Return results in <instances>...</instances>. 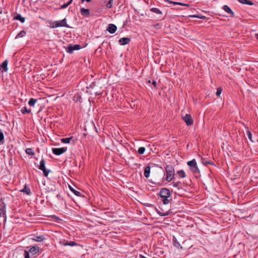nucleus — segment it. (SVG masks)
Masks as SVG:
<instances>
[{"label":"nucleus","instance_id":"obj_25","mask_svg":"<svg viewBox=\"0 0 258 258\" xmlns=\"http://www.w3.org/2000/svg\"><path fill=\"white\" fill-rule=\"evenodd\" d=\"M238 2L242 4H246L250 6L253 5V3L249 0H238Z\"/></svg>","mask_w":258,"mask_h":258},{"label":"nucleus","instance_id":"obj_8","mask_svg":"<svg viewBox=\"0 0 258 258\" xmlns=\"http://www.w3.org/2000/svg\"><path fill=\"white\" fill-rule=\"evenodd\" d=\"M45 161L44 159H42L40 162V165L38 166V168L40 170L43 171V174L45 176H47L50 172V170L46 169L45 166Z\"/></svg>","mask_w":258,"mask_h":258},{"label":"nucleus","instance_id":"obj_40","mask_svg":"<svg viewBox=\"0 0 258 258\" xmlns=\"http://www.w3.org/2000/svg\"><path fill=\"white\" fill-rule=\"evenodd\" d=\"M202 162L205 165H208V164H211V165H213V164L211 162H209V161H204V159L202 158Z\"/></svg>","mask_w":258,"mask_h":258},{"label":"nucleus","instance_id":"obj_11","mask_svg":"<svg viewBox=\"0 0 258 258\" xmlns=\"http://www.w3.org/2000/svg\"><path fill=\"white\" fill-rule=\"evenodd\" d=\"M6 204L3 203V204L0 205V217H3L5 218V220H6L7 216H6Z\"/></svg>","mask_w":258,"mask_h":258},{"label":"nucleus","instance_id":"obj_30","mask_svg":"<svg viewBox=\"0 0 258 258\" xmlns=\"http://www.w3.org/2000/svg\"><path fill=\"white\" fill-rule=\"evenodd\" d=\"M173 244L174 245L177 247V248H181L182 247L180 245V244L179 242L177 241V240L175 238V237H173Z\"/></svg>","mask_w":258,"mask_h":258},{"label":"nucleus","instance_id":"obj_49","mask_svg":"<svg viewBox=\"0 0 258 258\" xmlns=\"http://www.w3.org/2000/svg\"><path fill=\"white\" fill-rule=\"evenodd\" d=\"M255 37L258 40V33L255 34Z\"/></svg>","mask_w":258,"mask_h":258},{"label":"nucleus","instance_id":"obj_3","mask_svg":"<svg viewBox=\"0 0 258 258\" xmlns=\"http://www.w3.org/2000/svg\"><path fill=\"white\" fill-rule=\"evenodd\" d=\"M165 170L167 174L166 179L168 182H170L174 178V169L172 165H167L165 167Z\"/></svg>","mask_w":258,"mask_h":258},{"label":"nucleus","instance_id":"obj_33","mask_svg":"<svg viewBox=\"0 0 258 258\" xmlns=\"http://www.w3.org/2000/svg\"><path fill=\"white\" fill-rule=\"evenodd\" d=\"M21 112L23 114L29 113L31 112V109H27L26 107H24L21 109Z\"/></svg>","mask_w":258,"mask_h":258},{"label":"nucleus","instance_id":"obj_35","mask_svg":"<svg viewBox=\"0 0 258 258\" xmlns=\"http://www.w3.org/2000/svg\"><path fill=\"white\" fill-rule=\"evenodd\" d=\"M246 134L248 137V138L252 142H253V141L252 140V135L250 131L248 130L246 131Z\"/></svg>","mask_w":258,"mask_h":258},{"label":"nucleus","instance_id":"obj_14","mask_svg":"<svg viewBox=\"0 0 258 258\" xmlns=\"http://www.w3.org/2000/svg\"><path fill=\"white\" fill-rule=\"evenodd\" d=\"M107 31H108L110 34H113L117 30V27L116 25L113 24H110L108 25Z\"/></svg>","mask_w":258,"mask_h":258},{"label":"nucleus","instance_id":"obj_48","mask_svg":"<svg viewBox=\"0 0 258 258\" xmlns=\"http://www.w3.org/2000/svg\"><path fill=\"white\" fill-rule=\"evenodd\" d=\"M85 1H86L87 2H89L91 1V0H82V3H83Z\"/></svg>","mask_w":258,"mask_h":258},{"label":"nucleus","instance_id":"obj_20","mask_svg":"<svg viewBox=\"0 0 258 258\" xmlns=\"http://www.w3.org/2000/svg\"><path fill=\"white\" fill-rule=\"evenodd\" d=\"M73 100L75 102H82V100L81 95L79 93H76L73 97Z\"/></svg>","mask_w":258,"mask_h":258},{"label":"nucleus","instance_id":"obj_10","mask_svg":"<svg viewBox=\"0 0 258 258\" xmlns=\"http://www.w3.org/2000/svg\"><path fill=\"white\" fill-rule=\"evenodd\" d=\"M183 120L185 122L187 125H191L194 123L193 119L191 116L189 114H186L184 116L182 117Z\"/></svg>","mask_w":258,"mask_h":258},{"label":"nucleus","instance_id":"obj_21","mask_svg":"<svg viewBox=\"0 0 258 258\" xmlns=\"http://www.w3.org/2000/svg\"><path fill=\"white\" fill-rule=\"evenodd\" d=\"M150 169H151V168H150V166H147L145 168L144 172V175L146 178L149 177L150 176Z\"/></svg>","mask_w":258,"mask_h":258},{"label":"nucleus","instance_id":"obj_15","mask_svg":"<svg viewBox=\"0 0 258 258\" xmlns=\"http://www.w3.org/2000/svg\"><path fill=\"white\" fill-rule=\"evenodd\" d=\"M131 39L130 38L122 37L119 40L118 43L121 45H124L129 43Z\"/></svg>","mask_w":258,"mask_h":258},{"label":"nucleus","instance_id":"obj_42","mask_svg":"<svg viewBox=\"0 0 258 258\" xmlns=\"http://www.w3.org/2000/svg\"><path fill=\"white\" fill-rule=\"evenodd\" d=\"M68 6H69L66 3V4H64L63 5H61L60 6V9H63L66 8Z\"/></svg>","mask_w":258,"mask_h":258},{"label":"nucleus","instance_id":"obj_23","mask_svg":"<svg viewBox=\"0 0 258 258\" xmlns=\"http://www.w3.org/2000/svg\"><path fill=\"white\" fill-rule=\"evenodd\" d=\"M15 19L17 20H19L22 23H24L25 21V18L22 17L20 14H17V16L15 17Z\"/></svg>","mask_w":258,"mask_h":258},{"label":"nucleus","instance_id":"obj_50","mask_svg":"<svg viewBox=\"0 0 258 258\" xmlns=\"http://www.w3.org/2000/svg\"><path fill=\"white\" fill-rule=\"evenodd\" d=\"M56 197L58 198L59 197V195H57Z\"/></svg>","mask_w":258,"mask_h":258},{"label":"nucleus","instance_id":"obj_32","mask_svg":"<svg viewBox=\"0 0 258 258\" xmlns=\"http://www.w3.org/2000/svg\"><path fill=\"white\" fill-rule=\"evenodd\" d=\"M26 33L25 31L23 30L20 31L16 36V38H20L24 37L26 35Z\"/></svg>","mask_w":258,"mask_h":258},{"label":"nucleus","instance_id":"obj_22","mask_svg":"<svg viewBox=\"0 0 258 258\" xmlns=\"http://www.w3.org/2000/svg\"><path fill=\"white\" fill-rule=\"evenodd\" d=\"M69 188L71 190V191H72L75 195L78 197H81V193L76 189H75L73 187L71 186H69Z\"/></svg>","mask_w":258,"mask_h":258},{"label":"nucleus","instance_id":"obj_17","mask_svg":"<svg viewBox=\"0 0 258 258\" xmlns=\"http://www.w3.org/2000/svg\"><path fill=\"white\" fill-rule=\"evenodd\" d=\"M223 9L228 14L230 15V17H234V13L232 11V10L227 6V5H224L223 7Z\"/></svg>","mask_w":258,"mask_h":258},{"label":"nucleus","instance_id":"obj_24","mask_svg":"<svg viewBox=\"0 0 258 258\" xmlns=\"http://www.w3.org/2000/svg\"><path fill=\"white\" fill-rule=\"evenodd\" d=\"M21 191L24 193L28 195H30L31 193L30 189L26 185H25L24 188Z\"/></svg>","mask_w":258,"mask_h":258},{"label":"nucleus","instance_id":"obj_37","mask_svg":"<svg viewBox=\"0 0 258 258\" xmlns=\"http://www.w3.org/2000/svg\"><path fill=\"white\" fill-rule=\"evenodd\" d=\"M222 91V88H218L217 89V91H216V95L218 97H220V95L221 94Z\"/></svg>","mask_w":258,"mask_h":258},{"label":"nucleus","instance_id":"obj_26","mask_svg":"<svg viewBox=\"0 0 258 258\" xmlns=\"http://www.w3.org/2000/svg\"><path fill=\"white\" fill-rule=\"evenodd\" d=\"M73 137L70 138H62L61 139V142L64 144H68L72 140Z\"/></svg>","mask_w":258,"mask_h":258},{"label":"nucleus","instance_id":"obj_16","mask_svg":"<svg viewBox=\"0 0 258 258\" xmlns=\"http://www.w3.org/2000/svg\"><path fill=\"white\" fill-rule=\"evenodd\" d=\"M39 251V247L36 245H33L30 247L29 252L32 254H35Z\"/></svg>","mask_w":258,"mask_h":258},{"label":"nucleus","instance_id":"obj_2","mask_svg":"<svg viewBox=\"0 0 258 258\" xmlns=\"http://www.w3.org/2000/svg\"><path fill=\"white\" fill-rule=\"evenodd\" d=\"M187 164L189 167V169L195 176L200 175V171L198 167L196 159H194L191 161H188Z\"/></svg>","mask_w":258,"mask_h":258},{"label":"nucleus","instance_id":"obj_19","mask_svg":"<svg viewBox=\"0 0 258 258\" xmlns=\"http://www.w3.org/2000/svg\"><path fill=\"white\" fill-rule=\"evenodd\" d=\"M80 12L82 15L85 17H89L90 15V11L89 9H85L84 8H81Z\"/></svg>","mask_w":258,"mask_h":258},{"label":"nucleus","instance_id":"obj_31","mask_svg":"<svg viewBox=\"0 0 258 258\" xmlns=\"http://www.w3.org/2000/svg\"><path fill=\"white\" fill-rule=\"evenodd\" d=\"M37 99H34V98H31L30 99V100L28 102V104L31 106H34V104L37 102Z\"/></svg>","mask_w":258,"mask_h":258},{"label":"nucleus","instance_id":"obj_46","mask_svg":"<svg viewBox=\"0 0 258 258\" xmlns=\"http://www.w3.org/2000/svg\"><path fill=\"white\" fill-rule=\"evenodd\" d=\"M158 214H159L160 215H161V216H166V215H167V214H162L161 213H160V212H158Z\"/></svg>","mask_w":258,"mask_h":258},{"label":"nucleus","instance_id":"obj_5","mask_svg":"<svg viewBox=\"0 0 258 258\" xmlns=\"http://www.w3.org/2000/svg\"><path fill=\"white\" fill-rule=\"evenodd\" d=\"M52 28H57L59 27H69L67 23V19L66 18L63 19L60 21H54L51 23Z\"/></svg>","mask_w":258,"mask_h":258},{"label":"nucleus","instance_id":"obj_18","mask_svg":"<svg viewBox=\"0 0 258 258\" xmlns=\"http://www.w3.org/2000/svg\"><path fill=\"white\" fill-rule=\"evenodd\" d=\"M60 243L64 246H73L77 245V243L73 241H67V242H60Z\"/></svg>","mask_w":258,"mask_h":258},{"label":"nucleus","instance_id":"obj_45","mask_svg":"<svg viewBox=\"0 0 258 258\" xmlns=\"http://www.w3.org/2000/svg\"><path fill=\"white\" fill-rule=\"evenodd\" d=\"M178 5H179V6H184V3H182L178 2Z\"/></svg>","mask_w":258,"mask_h":258},{"label":"nucleus","instance_id":"obj_38","mask_svg":"<svg viewBox=\"0 0 258 258\" xmlns=\"http://www.w3.org/2000/svg\"><path fill=\"white\" fill-rule=\"evenodd\" d=\"M164 1L165 2H167L169 4H172L173 5H178V2H173V1H169V0H164Z\"/></svg>","mask_w":258,"mask_h":258},{"label":"nucleus","instance_id":"obj_34","mask_svg":"<svg viewBox=\"0 0 258 258\" xmlns=\"http://www.w3.org/2000/svg\"><path fill=\"white\" fill-rule=\"evenodd\" d=\"M146 150V149L144 147H140L138 149V152L139 154H143Z\"/></svg>","mask_w":258,"mask_h":258},{"label":"nucleus","instance_id":"obj_27","mask_svg":"<svg viewBox=\"0 0 258 258\" xmlns=\"http://www.w3.org/2000/svg\"><path fill=\"white\" fill-rule=\"evenodd\" d=\"M152 12L155 13L157 14L162 15V12L159 9L156 8H152L150 9Z\"/></svg>","mask_w":258,"mask_h":258},{"label":"nucleus","instance_id":"obj_6","mask_svg":"<svg viewBox=\"0 0 258 258\" xmlns=\"http://www.w3.org/2000/svg\"><path fill=\"white\" fill-rule=\"evenodd\" d=\"M30 236L32 240L36 242H43L46 239L45 235H40L38 233L31 234Z\"/></svg>","mask_w":258,"mask_h":258},{"label":"nucleus","instance_id":"obj_41","mask_svg":"<svg viewBox=\"0 0 258 258\" xmlns=\"http://www.w3.org/2000/svg\"><path fill=\"white\" fill-rule=\"evenodd\" d=\"M24 255L25 258H30L29 252L25 250Z\"/></svg>","mask_w":258,"mask_h":258},{"label":"nucleus","instance_id":"obj_39","mask_svg":"<svg viewBox=\"0 0 258 258\" xmlns=\"http://www.w3.org/2000/svg\"><path fill=\"white\" fill-rule=\"evenodd\" d=\"M190 17L193 18H198L202 19L206 18V17L205 16H200L199 15H191Z\"/></svg>","mask_w":258,"mask_h":258},{"label":"nucleus","instance_id":"obj_13","mask_svg":"<svg viewBox=\"0 0 258 258\" xmlns=\"http://www.w3.org/2000/svg\"><path fill=\"white\" fill-rule=\"evenodd\" d=\"M8 61L6 59L0 65V71L1 72H6L8 71Z\"/></svg>","mask_w":258,"mask_h":258},{"label":"nucleus","instance_id":"obj_12","mask_svg":"<svg viewBox=\"0 0 258 258\" xmlns=\"http://www.w3.org/2000/svg\"><path fill=\"white\" fill-rule=\"evenodd\" d=\"M171 185L173 187H176L178 190L182 189L184 186V183L179 181H173L171 183Z\"/></svg>","mask_w":258,"mask_h":258},{"label":"nucleus","instance_id":"obj_47","mask_svg":"<svg viewBox=\"0 0 258 258\" xmlns=\"http://www.w3.org/2000/svg\"><path fill=\"white\" fill-rule=\"evenodd\" d=\"M184 6H186L187 7H190V5L189 4H185L184 3Z\"/></svg>","mask_w":258,"mask_h":258},{"label":"nucleus","instance_id":"obj_43","mask_svg":"<svg viewBox=\"0 0 258 258\" xmlns=\"http://www.w3.org/2000/svg\"><path fill=\"white\" fill-rule=\"evenodd\" d=\"M152 85H154V87H156V82L155 81H153L152 83Z\"/></svg>","mask_w":258,"mask_h":258},{"label":"nucleus","instance_id":"obj_44","mask_svg":"<svg viewBox=\"0 0 258 258\" xmlns=\"http://www.w3.org/2000/svg\"><path fill=\"white\" fill-rule=\"evenodd\" d=\"M73 0H70L67 4L69 6L70 4H72Z\"/></svg>","mask_w":258,"mask_h":258},{"label":"nucleus","instance_id":"obj_28","mask_svg":"<svg viewBox=\"0 0 258 258\" xmlns=\"http://www.w3.org/2000/svg\"><path fill=\"white\" fill-rule=\"evenodd\" d=\"M25 152L27 154L29 155L33 156L35 154V153L32 148H27Z\"/></svg>","mask_w":258,"mask_h":258},{"label":"nucleus","instance_id":"obj_29","mask_svg":"<svg viewBox=\"0 0 258 258\" xmlns=\"http://www.w3.org/2000/svg\"><path fill=\"white\" fill-rule=\"evenodd\" d=\"M177 174L181 178L185 177V172L183 170H179L177 172Z\"/></svg>","mask_w":258,"mask_h":258},{"label":"nucleus","instance_id":"obj_36","mask_svg":"<svg viewBox=\"0 0 258 258\" xmlns=\"http://www.w3.org/2000/svg\"><path fill=\"white\" fill-rule=\"evenodd\" d=\"M113 0H109L108 2L106 4V7L108 8H111L112 7Z\"/></svg>","mask_w":258,"mask_h":258},{"label":"nucleus","instance_id":"obj_7","mask_svg":"<svg viewBox=\"0 0 258 258\" xmlns=\"http://www.w3.org/2000/svg\"><path fill=\"white\" fill-rule=\"evenodd\" d=\"M81 48L80 45L69 44L68 46L66 48V51L69 53H73L74 50H78Z\"/></svg>","mask_w":258,"mask_h":258},{"label":"nucleus","instance_id":"obj_4","mask_svg":"<svg viewBox=\"0 0 258 258\" xmlns=\"http://www.w3.org/2000/svg\"><path fill=\"white\" fill-rule=\"evenodd\" d=\"M96 86V84L95 82H92L89 86V87H87V92L91 95H92L93 93L95 95V96L99 95L101 94L100 92L97 91L95 89V87Z\"/></svg>","mask_w":258,"mask_h":258},{"label":"nucleus","instance_id":"obj_1","mask_svg":"<svg viewBox=\"0 0 258 258\" xmlns=\"http://www.w3.org/2000/svg\"><path fill=\"white\" fill-rule=\"evenodd\" d=\"M158 195L162 198L161 201L164 205L168 204L171 200V193L168 188H161Z\"/></svg>","mask_w":258,"mask_h":258},{"label":"nucleus","instance_id":"obj_9","mask_svg":"<svg viewBox=\"0 0 258 258\" xmlns=\"http://www.w3.org/2000/svg\"><path fill=\"white\" fill-rule=\"evenodd\" d=\"M67 150V147H62L59 148H52V153L55 155H60L66 152Z\"/></svg>","mask_w":258,"mask_h":258}]
</instances>
